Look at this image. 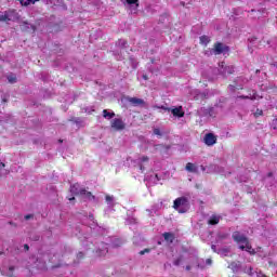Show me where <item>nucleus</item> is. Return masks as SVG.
<instances>
[{"label":"nucleus","mask_w":277,"mask_h":277,"mask_svg":"<svg viewBox=\"0 0 277 277\" xmlns=\"http://www.w3.org/2000/svg\"><path fill=\"white\" fill-rule=\"evenodd\" d=\"M70 193L74 196H83V194H85V188H81L79 184H74L70 186Z\"/></svg>","instance_id":"obj_6"},{"label":"nucleus","mask_w":277,"mask_h":277,"mask_svg":"<svg viewBox=\"0 0 277 277\" xmlns=\"http://www.w3.org/2000/svg\"><path fill=\"white\" fill-rule=\"evenodd\" d=\"M181 261H182L181 258L174 260L173 265H175L176 267H179V265H181Z\"/></svg>","instance_id":"obj_25"},{"label":"nucleus","mask_w":277,"mask_h":277,"mask_svg":"<svg viewBox=\"0 0 277 277\" xmlns=\"http://www.w3.org/2000/svg\"><path fill=\"white\" fill-rule=\"evenodd\" d=\"M9 224H11V225H12V224H14V223H12V222H9Z\"/></svg>","instance_id":"obj_46"},{"label":"nucleus","mask_w":277,"mask_h":277,"mask_svg":"<svg viewBox=\"0 0 277 277\" xmlns=\"http://www.w3.org/2000/svg\"><path fill=\"white\" fill-rule=\"evenodd\" d=\"M155 135H161V131L159 129L154 130Z\"/></svg>","instance_id":"obj_30"},{"label":"nucleus","mask_w":277,"mask_h":277,"mask_svg":"<svg viewBox=\"0 0 277 277\" xmlns=\"http://www.w3.org/2000/svg\"><path fill=\"white\" fill-rule=\"evenodd\" d=\"M185 170L187 172H198V167H196L194 163L188 162L186 163Z\"/></svg>","instance_id":"obj_13"},{"label":"nucleus","mask_w":277,"mask_h":277,"mask_svg":"<svg viewBox=\"0 0 277 277\" xmlns=\"http://www.w3.org/2000/svg\"><path fill=\"white\" fill-rule=\"evenodd\" d=\"M156 109H163V111H171V108L166 106H155Z\"/></svg>","instance_id":"obj_21"},{"label":"nucleus","mask_w":277,"mask_h":277,"mask_svg":"<svg viewBox=\"0 0 277 277\" xmlns=\"http://www.w3.org/2000/svg\"><path fill=\"white\" fill-rule=\"evenodd\" d=\"M25 5H29V3L26 2Z\"/></svg>","instance_id":"obj_45"},{"label":"nucleus","mask_w":277,"mask_h":277,"mask_svg":"<svg viewBox=\"0 0 277 277\" xmlns=\"http://www.w3.org/2000/svg\"><path fill=\"white\" fill-rule=\"evenodd\" d=\"M192 271V266L190 265H187L186 266V272H190Z\"/></svg>","instance_id":"obj_33"},{"label":"nucleus","mask_w":277,"mask_h":277,"mask_svg":"<svg viewBox=\"0 0 277 277\" xmlns=\"http://www.w3.org/2000/svg\"><path fill=\"white\" fill-rule=\"evenodd\" d=\"M254 116H255V118H259V116H263V110L256 109Z\"/></svg>","instance_id":"obj_24"},{"label":"nucleus","mask_w":277,"mask_h":277,"mask_svg":"<svg viewBox=\"0 0 277 277\" xmlns=\"http://www.w3.org/2000/svg\"><path fill=\"white\" fill-rule=\"evenodd\" d=\"M28 1H31L32 3H36L37 1H40V0H28Z\"/></svg>","instance_id":"obj_39"},{"label":"nucleus","mask_w":277,"mask_h":277,"mask_svg":"<svg viewBox=\"0 0 277 277\" xmlns=\"http://www.w3.org/2000/svg\"><path fill=\"white\" fill-rule=\"evenodd\" d=\"M70 201L75 200V197L69 198Z\"/></svg>","instance_id":"obj_41"},{"label":"nucleus","mask_w":277,"mask_h":277,"mask_svg":"<svg viewBox=\"0 0 277 277\" xmlns=\"http://www.w3.org/2000/svg\"><path fill=\"white\" fill-rule=\"evenodd\" d=\"M143 251H145V254L150 252V249H144Z\"/></svg>","instance_id":"obj_38"},{"label":"nucleus","mask_w":277,"mask_h":277,"mask_svg":"<svg viewBox=\"0 0 277 277\" xmlns=\"http://www.w3.org/2000/svg\"><path fill=\"white\" fill-rule=\"evenodd\" d=\"M111 129L115 131H124L127 129V123L121 118H115L110 122Z\"/></svg>","instance_id":"obj_3"},{"label":"nucleus","mask_w":277,"mask_h":277,"mask_svg":"<svg viewBox=\"0 0 277 277\" xmlns=\"http://www.w3.org/2000/svg\"><path fill=\"white\" fill-rule=\"evenodd\" d=\"M155 148H156V150H157V148H163V145H162V144H160V145H155Z\"/></svg>","instance_id":"obj_32"},{"label":"nucleus","mask_w":277,"mask_h":277,"mask_svg":"<svg viewBox=\"0 0 277 277\" xmlns=\"http://www.w3.org/2000/svg\"><path fill=\"white\" fill-rule=\"evenodd\" d=\"M173 209H175V211H179L180 213H187V209H189L187 197L176 198L173 201Z\"/></svg>","instance_id":"obj_2"},{"label":"nucleus","mask_w":277,"mask_h":277,"mask_svg":"<svg viewBox=\"0 0 277 277\" xmlns=\"http://www.w3.org/2000/svg\"><path fill=\"white\" fill-rule=\"evenodd\" d=\"M203 142L206 146H213L214 144H217V136L213 133H207L203 137Z\"/></svg>","instance_id":"obj_5"},{"label":"nucleus","mask_w":277,"mask_h":277,"mask_svg":"<svg viewBox=\"0 0 277 277\" xmlns=\"http://www.w3.org/2000/svg\"><path fill=\"white\" fill-rule=\"evenodd\" d=\"M206 263H207V265H211L213 263V261L211 259H207Z\"/></svg>","instance_id":"obj_31"},{"label":"nucleus","mask_w":277,"mask_h":277,"mask_svg":"<svg viewBox=\"0 0 277 277\" xmlns=\"http://www.w3.org/2000/svg\"><path fill=\"white\" fill-rule=\"evenodd\" d=\"M128 101L133 105L134 107H140V105H145L146 102L140 97H129Z\"/></svg>","instance_id":"obj_8"},{"label":"nucleus","mask_w":277,"mask_h":277,"mask_svg":"<svg viewBox=\"0 0 277 277\" xmlns=\"http://www.w3.org/2000/svg\"><path fill=\"white\" fill-rule=\"evenodd\" d=\"M82 196H85L87 198H92L94 199V196L92 195V193L85 190V194H83Z\"/></svg>","instance_id":"obj_23"},{"label":"nucleus","mask_w":277,"mask_h":277,"mask_svg":"<svg viewBox=\"0 0 277 277\" xmlns=\"http://www.w3.org/2000/svg\"><path fill=\"white\" fill-rule=\"evenodd\" d=\"M10 21V16L8 14H0V22L1 23H8Z\"/></svg>","instance_id":"obj_18"},{"label":"nucleus","mask_w":277,"mask_h":277,"mask_svg":"<svg viewBox=\"0 0 277 277\" xmlns=\"http://www.w3.org/2000/svg\"><path fill=\"white\" fill-rule=\"evenodd\" d=\"M162 237H164V241H167L168 243H174V239H176V236H174V234L170 232L163 233Z\"/></svg>","instance_id":"obj_10"},{"label":"nucleus","mask_w":277,"mask_h":277,"mask_svg":"<svg viewBox=\"0 0 277 277\" xmlns=\"http://www.w3.org/2000/svg\"><path fill=\"white\" fill-rule=\"evenodd\" d=\"M8 81H9V83H16V76L9 75L8 76Z\"/></svg>","instance_id":"obj_19"},{"label":"nucleus","mask_w":277,"mask_h":277,"mask_svg":"<svg viewBox=\"0 0 277 277\" xmlns=\"http://www.w3.org/2000/svg\"><path fill=\"white\" fill-rule=\"evenodd\" d=\"M141 161H142L143 163H146V161H149L148 156H143V157H141Z\"/></svg>","instance_id":"obj_27"},{"label":"nucleus","mask_w":277,"mask_h":277,"mask_svg":"<svg viewBox=\"0 0 277 277\" xmlns=\"http://www.w3.org/2000/svg\"><path fill=\"white\" fill-rule=\"evenodd\" d=\"M62 142H63V141H62V140H60V143H61V144H62Z\"/></svg>","instance_id":"obj_47"},{"label":"nucleus","mask_w":277,"mask_h":277,"mask_svg":"<svg viewBox=\"0 0 277 277\" xmlns=\"http://www.w3.org/2000/svg\"><path fill=\"white\" fill-rule=\"evenodd\" d=\"M24 250H29V245H24Z\"/></svg>","instance_id":"obj_34"},{"label":"nucleus","mask_w":277,"mask_h":277,"mask_svg":"<svg viewBox=\"0 0 277 277\" xmlns=\"http://www.w3.org/2000/svg\"><path fill=\"white\" fill-rule=\"evenodd\" d=\"M232 238L238 243L239 250L249 252V254H256V251L252 248V245L246 235H242L240 232H234Z\"/></svg>","instance_id":"obj_1"},{"label":"nucleus","mask_w":277,"mask_h":277,"mask_svg":"<svg viewBox=\"0 0 277 277\" xmlns=\"http://www.w3.org/2000/svg\"><path fill=\"white\" fill-rule=\"evenodd\" d=\"M229 48L227 45H224L222 42L214 43V48L212 49V52L214 55H222V53H228Z\"/></svg>","instance_id":"obj_4"},{"label":"nucleus","mask_w":277,"mask_h":277,"mask_svg":"<svg viewBox=\"0 0 277 277\" xmlns=\"http://www.w3.org/2000/svg\"><path fill=\"white\" fill-rule=\"evenodd\" d=\"M143 79H144L145 81H148V76L144 75V76H143Z\"/></svg>","instance_id":"obj_35"},{"label":"nucleus","mask_w":277,"mask_h":277,"mask_svg":"<svg viewBox=\"0 0 277 277\" xmlns=\"http://www.w3.org/2000/svg\"><path fill=\"white\" fill-rule=\"evenodd\" d=\"M105 200H106V202H114V196L106 195Z\"/></svg>","instance_id":"obj_22"},{"label":"nucleus","mask_w":277,"mask_h":277,"mask_svg":"<svg viewBox=\"0 0 277 277\" xmlns=\"http://www.w3.org/2000/svg\"><path fill=\"white\" fill-rule=\"evenodd\" d=\"M9 271H10V272H14V266H10V267H9Z\"/></svg>","instance_id":"obj_37"},{"label":"nucleus","mask_w":277,"mask_h":277,"mask_svg":"<svg viewBox=\"0 0 277 277\" xmlns=\"http://www.w3.org/2000/svg\"><path fill=\"white\" fill-rule=\"evenodd\" d=\"M141 170H144V167L141 166Z\"/></svg>","instance_id":"obj_44"},{"label":"nucleus","mask_w":277,"mask_h":277,"mask_svg":"<svg viewBox=\"0 0 277 277\" xmlns=\"http://www.w3.org/2000/svg\"><path fill=\"white\" fill-rule=\"evenodd\" d=\"M171 114L175 116V118H183L185 116V111H183V106L171 109Z\"/></svg>","instance_id":"obj_9"},{"label":"nucleus","mask_w":277,"mask_h":277,"mask_svg":"<svg viewBox=\"0 0 277 277\" xmlns=\"http://www.w3.org/2000/svg\"><path fill=\"white\" fill-rule=\"evenodd\" d=\"M107 252H109V250L107 249V247H105L103 250H97L96 253L98 254V256H105V254H107Z\"/></svg>","instance_id":"obj_17"},{"label":"nucleus","mask_w":277,"mask_h":277,"mask_svg":"<svg viewBox=\"0 0 277 277\" xmlns=\"http://www.w3.org/2000/svg\"><path fill=\"white\" fill-rule=\"evenodd\" d=\"M0 254H3V253L0 251Z\"/></svg>","instance_id":"obj_48"},{"label":"nucleus","mask_w":277,"mask_h":277,"mask_svg":"<svg viewBox=\"0 0 277 277\" xmlns=\"http://www.w3.org/2000/svg\"><path fill=\"white\" fill-rule=\"evenodd\" d=\"M24 219H25V220H31V219H34V214H26V215L24 216Z\"/></svg>","instance_id":"obj_29"},{"label":"nucleus","mask_w":277,"mask_h":277,"mask_svg":"<svg viewBox=\"0 0 277 277\" xmlns=\"http://www.w3.org/2000/svg\"><path fill=\"white\" fill-rule=\"evenodd\" d=\"M260 277H267L266 275H261Z\"/></svg>","instance_id":"obj_43"},{"label":"nucleus","mask_w":277,"mask_h":277,"mask_svg":"<svg viewBox=\"0 0 277 277\" xmlns=\"http://www.w3.org/2000/svg\"><path fill=\"white\" fill-rule=\"evenodd\" d=\"M128 5H135L136 8H140V0H126Z\"/></svg>","instance_id":"obj_16"},{"label":"nucleus","mask_w":277,"mask_h":277,"mask_svg":"<svg viewBox=\"0 0 277 277\" xmlns=\"http://www.w3.org/2000/svg\"><path fill=\"white\" fill-rule=\"evenodd\" d=\"M238 98H241V100H251V101H254L256 97L255 96H248V95H240L238 96Z\"/></svg>","instance_id":"obj_20"},{"label":"nucleus","mask_w":277,"mask_h":277,"mask_svg":"<svg viewBox=\"0 0 277 277\" xmlns=\"http://www.w3.org/2000/svg\"><path fill=\"white\" fill-rule=\"evenodd\" d=\"M199 40H200V44H205V47H207V44L211 42V39L207 35L201 36Z\"/></svg>","instance_id":"obj_15"},{"label":"nucleus","mask_w":277,"mask_h":277,"mask_svg":"<svg viewBox=\"0 0 277 277\" xmlns=\"http://www.w3.org/2000/svg\"><path fill=\"white\" fill-rule=\"evenodd\" d=\"M268 176H274V173L269 172V173H268Z\"/></svg>","instance_id":"obj_40"},{"label":"nucleus","mask_w":277,"mask_h":277,"mask_svg":"<svg viewBox=\"0 0 277 277\" xmlns=\"http://www.w3.org/2000/svg\"><path fill=\"white\" fill-rule=\"evenodd\" d=\"M205 116H209L210 118H215L217 116V111H215V108L208 107L203 110Z\"/></svg>","instance_id":"obj_11"},{"label":"nucleus","mask_w":277,"mask_h":277,"mask_svg":"<svg viewBox=\"0 0 277 277\" xmlns=\"http://www.w3.org/2000/svg\"><path fill=\"white\" fill-rule=\"evenodd\" d=\"M208 224L210 226H215L217 224H220V215H212L209 221H208Z\"/></svg>","instance_id":"obj_12"},{"label":"nucleus","mask_w":277,"mask_h":277,"mask_svg":"<svg viewBox=\"0 0 277 277\" xmlns=\"http://www.w3.org/2000/svg\"><path fill=\"white\" fill-rule=\"evenodd\" d=\"M219 66L221 68H223V72L225 75H233L235 72V66L230 65V66H226V63L222 62L219 64Z\"/></svg>","instance_id":"obj_7"},{"label":"nucleus","mask_w":277,"mask_h":277,"mask_svg":"<svg viewBox=\"0 0 277 277\" xmlns=\"http://www.w3.org/2000/svg\"><path fill=\"white\" fill-rule=\"evenodd\" d=\"M103 116L104 118H106L107 120H111V118L116 117V113L111 111L109 113L107 109L103 110Z\"/></svg>","instance_id":"obj_14"},{"label":"nucleus","mask_w":277,"mask_h":277,"mask_svg":"<svg viewBox=\"0 0 277 277\" xmlns=\"http://www.w3.org/2000/svg\"><path fill=\"white\" fill-rule=\"evenodd\" d=\"M141 256H143V254H146V252L144 250L140 251Z\"/></svg>","instance_id":"obj_36"},{"label":"nucleus","mask_w":277,"mask_h":277,"mask_svg":"<svg viewBox=\"0 0 277 277\" xmlns=\"http://www.w3.org/2000/svg\"><path fill=\"white\" fill-rule=\"evenodd\" d=\"M272 128H273L274 130L277 129V119H273V121H272Z\"/></svg>","instance_id":"obj_26"},{"label":"nucleus","mask_w":277,"mask_h":277,"mask_svg":"<svg viewBox=\"0 0 277 277\" xmlns=\"http://www.w3.org/2000/svg\"><path fill=\"white\" fill-rule=\"evenodd\" d=\"M212 250H215V245H212Z\"/></svg>","instance_id":"obj_42"},{"label":"nucleus","mask_w":277,"mask_h":277,"mask_svg":"<svg viewBox=\"0 0 277 277\" xmlns=\"http://www.w3.org/2000/svg\"><path fill=\"white\" fill-rule=\"evenodd\" d=\"M84 254H83V252H78V254H77V259L78 260H81V259H84Z\"/></svg>","instance_id":"obj_28"}]
</instances>
